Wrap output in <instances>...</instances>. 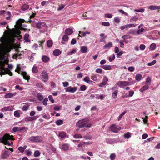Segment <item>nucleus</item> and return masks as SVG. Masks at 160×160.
I'll use <instances>...</instances> for the list:
<instances>
[{
	"instance_id": "f257e3e1",
	"label": "nucleus",
	"mask_w": 160,
	"mask_h": 160,
	"mask_svg": "<svg viewBox=\"0 0 160 160\" xmlns=\"http://www.w3.org/2000/svg\"><path fill=\"white\" fill-rule=\"evenodd\" d=\"M14 35L13 32L8 33L5 37H2L0 38V52H2L4 47L10 43H13L14 42Z\"/></svg>"
},
{
	"instance_id": "f03ea898",
	"label": "nucleus",
	"mask_w": 160,
	"mask_h": 160,
	"mask_svg": "<svg viewBox=\"0 0 160 160\" xmlns=\"http://www.w3.org/2000/svg\"><path fill=\"white\" fill-rule=\"evenodd\" d=\"M89 119L87 118H85L79 120L76 123V127H78L79 128H90L91 127V124L88 123Z\"/></svg>"
},
{
	"instance_id": "7ed1b4c3",
	"label": "nucleus",
	"mask_w": 160,
	"mask_h": 160,
	"mask_svg": "<svg viewBox=\"0 0 160 160\" xmlns=\"http://www.w3.org/2000/svg\"><path fill=\"white\" fill-rule=\"evenodd\" d=\"M8 140H13V136H10L8 134H6L2 137L0 138V142L3 143L5 145L8 144V146L11 145V143L8 141Z\"/></svg>"
},
{
	"instance_id": "20e7f679",
	"label": "nucleus",
	"mask_w": 160,
	"mask_h": 160,
	"mask_svg": "<svg viewBox=\"0 0 160 160\" xmlns=\"http://www.w3.org/2000/svg\"><path fill=\"white\" fill-rule=\"evenodd\" d=\"M28 140L32 142H39L42 140V138L41 136H32L28 138Z\"/></svg>"
},
{
	"instance_id": "39448f33",
	"label": "nucleus",
	"mask_w": 160,
	"mask_h": 160,
	"mask_svg": "<svg viewBox=\"0 0 160 160\" xmlns=\"http://www.w3.org/2000/svg\"><path fill=\"white\" fill-rule=\"evenodd\" d=\"M36 27L39 29L45 30L47 28L46 23L43 22L36 23Z\"/></svg>"
},
{
	"instance_id": "423d86ee",
	"label": "nucleus",
	"mask_w": 160,
	"mask_h": 160,
	"mask_svg": "<svg viewBox=\"0 0 160 160\" xmlns=\"http://www.w3.org/2000/svg\"><path fill=\"white\" fill-rule=\"evenodd\" d=\"M1 72L0 74H1V76H2V74H8L11 76H12L13 75L12 73L10 71V70L8 69L5 68L4 67H2L1 68Z\"/></svg>"
},
{
	"instance_id": "0eeeda50",
	"label": "nucleus",
	"mask_w": 160,
	"mask_h": 160,
	"mask_svg": "<svg viewBox=\"0 0 160 160\" xmlns=\"http://www.w3.org/2000/svg\"><path fill=\"white\" fill-rule=\"evenodd\" d=\"M41 79L44 82H46L48 79L47 72L45 71H43L41 73Z\"/></svg>"
},
{
	"instance_id": "6e6552de",
	"label": "nucleus",
	"mask_w": 160,
	"mask_h": 160,
	"mask_svg": "<svg viewBox=\"0 0 160 160\" xmlns=\"http://www.w3.org/2000/svg\"><path fill=\"white\" fill-rule=\"evenodd\" d=\"M77 87H72L71 86L65 88V91L66 92H69L72 93L75 92L77 90Z\"/></svg>"
},
{
	"instance_id": "1a4fd4ad",
	"label": "nucleus",
	"mask_w": 160,
	"mask_h": 160,
	"mask_svg": "<svg viewBox=\"0 0 160 160\" xmlns=\"http://www.w3.org/2000/svg\"><path fill=\"white\" fill-rule=\"evenodd\" d=\"M117 85L119 87H121L122 86H126L129 85V82L128 81H119L118 82Z\"/></svg>"
},
{
	"instance_id": "9d476101",
	"label": "nucleus",
	"mask_w": 160,
	"mask_h": 160,
	"mask_svg": "<svg viewBox=\"0 0 160 160\" xmlns=\"http://www.w3.org/2000/svg\"><path fill=\"white\" fill-rule=\"evenodd\" d=\"M10 153L8 151H5L1 156V158L5 159L7 158L10 155Z\"/></svg>"
},
{
	"instance_id": "9b49d317",
	"label": "nucleus",
	"mask_w": 160,
	"mask_h": 160,
	"mask_svg": "<svg viewBox=\"0 0 160 160\" xmlns=\"http://www.w3.org/2000/svg\"><path fill=\"white\" fill-rule=\"evenodd\" d=\"M108 81V79L107 77L105 76L104 77L102 81L98 85L100 87H102L104 85L107 84Z\"/></svg>"
},
{
	"instance_id": "f8f14e48",
	"label": "nucleus",
	"mask_w": 160,
	"mask_h": 160,
	"mask_svg": "<svg viewBox=\"0 0 160 160\" xmlns=\"http://www.w3.org/2000/svg\"><path fill=\"white\" fill-rule=\"evenodd\" d=\"M111 131L114 133H117L118 131L120 130V129L118 128L116 125L115 124L112 125L110 128Z\"/></svg>"
},
{
	"instance_id": "ddd939ff",
	"label": "nucleus",
	"mask_w": 160,
	"mask_h": 160,
	"mask_svg": "<svg viewBox=\"0 0 160 160\" xmlns=\"http://www.w3.org/2000/svg\"><path fill=\"white\" fill-rule=\"evenodd\" d=\"M106 142L107 143L112 144L117 142L118 141L115 139H110L107 138L106 139Z\"/></svg>"
},
{
	"instance_id": "4468645a",
	"label": "nucleus",
	"mask_w": 160,
	"mask_h": 160,
	"mask_svg": "<svg viewBox=\"0 0 160 160\" xmlns=\"http://www.w3.org/2000/svg\"><path fill=\"white\" fill-rule=\"evenodd\" d=\"M69 39V37L67 35H64L62 39L61 43L62 44H64L67 42Z\"/></svg>"
},
{
	"instance_id": "2eb2a0df",
	"label": "nucleus",
	"mask_w": 160,
	"mask_h": 160,
	"mask_svg": "<svg viewBox=\"0 0 160 160\" xmlns=\"http://www.w3.org/2000/svg\"><path fill=\"white\" fill-rule=\"evenodd\" d=\"M13 109V107L12 106H9L8 107H4L2 108L0 111L1 112H4L7 111H11Z\"/></svg>"
},
{
	"instance_id": "dca6fc26",
	"label": "nucleus",
	"mask_w": 160,
	"mask_h": 160,
	"mask_svg": "<svg viewBox=\"0 0 160 160\" xmlns=\"http://www.w3.org/2000/svg\"><path fill=\"white\" fill-rule=\"evenodd\" d=\"M33 95L36 96L39 101L42 100L44 98L42 95L41 93L38 92L34 93Z\"/></svg>"
},
{
	"instance_id": "f3484780",
	"label": "nucleus",
	"mask_w": 160,
	"mask_h": 160,
	"mask_svg": "<svg viewBox=\"0 0 160 160\" xmlns=\"http://www.w3.org/2000/svg\"><path fill=\"white\" fill-rule=\"evenodd\" d=\"M73 31L71 28H68L66 29L65 31V35H71L73 33Z\"/></svg>"
},
{
	"instance_id": "a211bd4d",
	"label": "nucleus",
	"mask_w": 160,
	"mask_h": 160,
	"mask_svg": "<svg viewBox=\"0 0 160 160\" xmlns=\"http://www.w3.org/2000/svg\"><path fill=\"white\" fill-rule=\"evenodd\" d=\"M148 9L151 10H159L160 9V6H157L151 5L149 6Z\"/></svg>"
},
{
	"instance_id": "6ab92c4d",
	"label": "nucleus",
	"mask_w": 160,
	"mask_h": 160,
	"mask_svg": "<svg viewBox=\"0 0 160 160\" xmlns=\"http://www.w3.org/2000/svg\"><path fill=\"white\" fill-rule=\"evenodd\" d=\"M16 92H14L13 93H8L5 95V98H11L13 96L16 95Z\"/></svg>"
},
{
	"instance_id": "aec40b11",
	"label": "nucleus",
	"mask_w": 160,
	"mask_h": 160,
	"mask_svg": "<svg viewBox=\"0 0 160 160\" xmlns=\"http://www.w3.org/2000/svg\"><path fill=\"white\" fill-rule=\"evenodd\" d=\"M58 136L61 138H65L66 137V133L64 132H59Z\"/></svg>"
},
{
	"instance_id": "412c9836",
	"label": "nucleus",
	"mask_w": 160,
	"mask_h": 160,
	"mask_svg": "<svg viewBox=\"0 0 160 160\" xmlns=\"http://www.w3.org/2000/svg\"><path fill=\"white\" fill-rule=\"evenodd\" d=\"M42 60L43 62H46L49 60L50 58L48 56L43 55L42 57Z\"/></svg>"
},
{
	"instance_id": "4be33fe9",
	"label": "nucleus",
	"mask_w": 160,
	"mask_h": 160,
	"mask_svg": "<svg viewBox=\"0 0 160 160\" xmlns=\"http://www.w3.org/2000/svg\"><path fill=\"white\" fill-rule=\"evenodd\" d=\"M100 67L105 70H110L112 68V66L111 65H102Z\"/></svg>"
},
{
	"instance_id": "5701e85b",
	"label": "nucleus",
	"mask_w": 160,
	"mask_h": 160,
	"mask_svg": "<svg viewBox=\"0 0 160 160\" xmlns=\"http://www.w3.org/2000/svg\"><path fill=\"white\" fill-rule=\"evenodd\" d=\"M88 51V48L86 46H82L81 47L80 51L82 53H85Z\"/></svg>"
},
{
	"instance_id": "b1692460",
	"label": "nucleus",
	"mask_w": 160,
	"mask_h": 160,
	"mask_svg": "<svg viewBox=\"0 0 160 160\" xmlns=\"http://www.w3.org/2000/svg\"><path fill=\"white\" fill-rule=\"evenodd\" d=\"M83 80L84 82H86L87 83H88L89 84H92V81L90 79V78L88 77V76H86L84 78Z\"/></svg>"
},
{
	"instance_id": "393cba45",
	"label": "nucleus",
	"mask_w": 160,
	"mask_h": 160,
	"mask_svg": "<svg viewBox=\"0 0 160 160\" xmlns=\"http://www.w3.org/2000/svg\"><path fill=\"white\" fill-rule=\"evenodd\" d=\"M61 53V51L59 49H55L53 52V54L55 56H58Z\"/></svg>"
},
{
	"instance_id": "a878e982",
	"label": "nucleus",
	"mask_w": 160,
	"mask_h": 160,
	"mask_svg": "<svg viewBox=\"0 0 160 160\" xmlns=\"http://www.w3.org/2000/svg\"><path fill=\"white\" fill-rule=\"evenodd\" d=\"M36 86L37 87V88L39 90H42L43 89L42 84L41 83H38L36 84Z\"/></svg>"
},
{
	"instance_id": "bb28decb",
	"label": "nucleus",
	"mask_w": 160,
	"mask_h": 160,
	"mask_svg": "<svg viewBox=\"0 0 160 160\" xmlns=\"http://www.w3.org/2000/svg\"><path fill=\"white\" fill-rule=\"evenodd\" d=\"M149 85L146 84L143 86L140 89V91L142 92H144L145 90H147L149 88Z\"/></svg>"
},
{
	"instance_id": "cd10ccee",
	"label": "nucleus",
	"mask_w": 160,
	"mask_h": 160,
	"mask_svg": "<svg viewBox=\"0 0 160 160\" xmlns=\"http://www.w3.org/2000/svg\"><path fill=\"white\" fill-rule=\"evenodd\" d=\"M69 148V146L68 144H64L62 145V149L64 151L68 150Z\"/></svg>"
},
{
	"instance_id": "c85d7f7f",
	"label": "nucleus",
	"mask_w": 160,
	"mask_h": 160,
	"mask_svg": "<svg viewBox=\"0 0 160 160\" xmlns=\"http://www.w3.org/2000/svg\"><path fill=\"white\" fill-rule=\"evenodd\" d=\"M112 46V42H109L108 44L105 45L103 46V48L104 49L106 48H110Z\"/></svg>"
},
{
	"instance_id": "c756f323",
	"label": "nucleus",
	"mask_w": 160,
	"mask_h": 160,
	"mask_svg": "<svg viewBox=\"0 0 160 160\" xmlns=\"http://www.w3.org/2000/svg\"><path fill=\"white\" fill-rule=\"evenodd\" d=\"M29 35L28 34H26L24 37V39L26 42H30V40L29 39L28 37Z\"/></svg>"
},
{
	"instance_id": "7c9ffc66",
	"label": "nucleus",
	"mask_w": 160,
	"mask_h": 160,
	"mask_svg": "<svg viewBox=\"0 0 160 160\" xmlns=\"http://www.w3.org/2000/svg\"><path fill=\"white\" fill-rule=\"evenodd\" d=\"M38 71L37 66L34 65L32 68V71L33 73H37Z\"/></svg>"
},
{
	"instance_id": "2f4dec72",
	"label": "nucleus",
	"mask_w": 160,
	"mask_h": 160,
	"mask_svg": "<svg viewBox=\"0 0 160 160\" xmlns=\"http://www.w3.org/2000/svg\"><path fill=\"white\" fill-rule=\"evenodd\" d=\"M142 78V75L140 74H136L135 76V79L136 80L139 81H140Z\"/></svg>"
},
{
	"instance_id": "473e14b6",
	"label": "nucleus",
	"mask_w": 160,
	"mask_h": 160,
	"mask_svg": "<svg viewBox=\"0 0 160 160\" xmlns=\"http://www.w3.org/2000/svg\"><path fill=\"white\" fill-rule=\"evenodd\" d=\"M22 75L23 76V78L24 79L28 80L29 79L30 77L28 76L26 72H22Z\"/></svg>"
},
{
	"instance_id": "72a5a7b5",
	"label": "nucleus",
	"mask_w": 160,
	"mask_h": 160,
	"mask_svg": "<svg viewBox=\"0 0 160 160\" xmlns=\"http://www.w3.org/2000/svg\"><path fill=\"white\" fill-rule=\"evenodd\" d=\"M55 123L57 125L60 126L63 123V120L59 119L55 121Z\"/></svg>"
},
{
	"instance_id": "f704fd0d",
	"label": "nucleus",
	"mask_w": 160,
	"mask_h": 160,
	"mask_svg": "<svg viewBox=\"0 0 160 160\" xmlns=\"http://www.w3.org/2000/svg\"><path fill=\"white\" fill-rule=\"evenodd\" d=\"M81 33H82L81 35L82 36H85L87 34H90V32L87 31L83 32H82L81 31H79V34L78 35L79 37H82L80 35V34Z\"/></svg>"
},
{
	"instance_id": "c9c22d12",
	"label": "nucleus",
	"mask_w": 160,
	"mask_h": 160,
	"mask_svg": "<svg viewBox=\"0 0 160 160\" xmlns=\"http://www.w3.org/2000/svg\"><path fill=\"white\" fill-rule=\"evenodd\" d=\"M52 44H53L51 40H48L47 42V46L48 48H50L52 47Z\"/></svg>"
},
{
	"instance_id": "e433bc0d",
	"label": "nucleus",
	"mask_w": 160,
	"mask_h": 160,
	"mask_svg": "<svg viewBox=\"0 0 160 160\" xmlns=\"http://www.w3.org/2000/svg\"><path fill=\"white\" fill-rule=\"evenodd\" d=\"M29 5L27 4L23 5L22 7V9L23 11H25L28 10L29 8Z\"/></svg>"
},
{
	"instance_id": "4c0bfd02",
	"label": "nucleus",
	"mask_w": 160,
	"mask_h": 160,
	"mask_svg": "<svg viewBox=\"0 0 160 160\" xmlns=\"http://www.w3.org/2000/svg\"><path fill=\"white\" fill-rule=\"evenodd\" d=\"M156 44L155 43H153L151 44L149 47V49L151 51H153L156 48Z\"/></svg>"
},
{
	"instance_id": "58836bf2",
	"label": "nucleus",
	"mask_w": 160,
	"mask_h": 160,
	"mask_svg": "<svg viewBox=\"0 0 160 160\" xmlns=\"http://www.w3.org/2000/svg\"><path fill=\"white\" fill-rule=\"evenodd\" d=\"M118 90H115L112 93V97L114 99L116 98L118 95Z\"/></svg>"
},
{
	"instance_id": "ea45409f",
	"label": "nucleus",
	"mask_w": 160,
	"mask_h": 160,
	"mask_svg": "<svg viewBox=\"0 0 160 160\" xmlns=\"http://www.w3.org/2000/svg\"><path fill=\"white\" fill-rule=\"evenodd\" d=\"M33 118L32 117H28L25 118H24V120L26 122L32 121H33Z\"/></svg>"
},
{
	"instance_id": "a19ab883",
	"label": "nucleus",
	"mask_w": 160,
	"mask_h": 160,
	"mask_svg": "<svg viewBox=\"0 0 160 160\" xmlns=\"http://www.w3.org/2000/svg\"><path fill=\"white\" fill-rule=\"evenodd\" d=\"M29 106L28 105H24L22 106V109L23 111H26L29 108Z\"/></svg>"
},
{
	"instance_id": "79ce46f5",
	"label": "nucleus",
	"mask_w": 160,
	"mask_h": 160,
	"mask_svg": "<svg viewBox=\"0 0 160 160\" xmlns=\"http://www.w3.org/2000/svg\"><path fill=\"white\" fill-rule=\"evenodd\" d=\"M131 137V133L128 132L124 135V137L125 138H128Z\"/></svg>"
},
{
	"instance_id": "37998d69",
	"label": "nucleus",
	"mask_w": 160,
	"mask_h": 160,
	"mask_svg": "<svg viewBox=\"0 0 160 160\" xmlns=\"http://www.w3.org/2000/svg\"><path fill=\"white\" fill-rule=\"evenodd\" d=\"M86 89L87 87L85 85H82L80 87V89L79 90L82 91H84Z\"/></svg>"
},
{
	"instance_id": "c03bdc74",
	"label": "nucleus",
	"mask_w": 160,
	"mask_h": 160,
	"mask_svg": "<svg viewBox=\"0 0 160 160\" xmlns=\"http://www.w3.org/2000/svg\"><path fill=\"white\" fill-rule=\"evenodd\" d=\"M127 111H125L123 112L118 117V120L121 119L122 116L127 112Z\"/></svg>"
},
{
	"instance_id": "a18cd8bd",
	"label": "nucleus",
	"mask_w": 160,
	"mask_h": 160,
	"mask_svg": "<svg viewBox=\"0 0 160 160\" xmlns=\"http://www.w3.org/2000/svg\"><path fill=\"white\" fill-rule=\"evenodd\" d=\"M76 49H73L72 51L67 53L68 55H71L74 53L76 52Z\"/></svg>"
},
{
	"instance_id": "49530a36",
	"label": "nucleus",
	"mask_w": 160,
	"mask_h": 160,
	"mask_svg": "<svg viewBox=\"0 0 160 160\" xmlns=\"http://www.w3.org/2000/svg\"><path fill=\"white\" fill-rule=\"evenodd\" d=\"M35 53H32L30 57H28L29 59L31 61H33L34 59V56L35 55Z\"/></svg>"
},
{
	"instance_id": "de8ad7c7",
	"label": "nucleus",
	"mask_w": 160,
	"mask_h": 160,
	"mask_svg": "<svg viewBox=\"0 0 160 160\" xmlns=\"http://www.w3.org/2000/svg\"><path fill=\"white\" fill-rule=\"evenodd\" d=\"M151 82V78L150 77H148L146 78V81L145 83L147 84L148 83L150 84ZM149 85L150 84H149Z\"/></svg>"
},
{
	"instance_id": "09e8293b",
	"label": "nucleus",
	"mask_w": 160,
	"mask_h": 160,
	"mask_svg": "<svg viewBox=\"0 0 160 160\" xmlns=\"http://www.w3.org/2000/svg\"><path fill=\"white\" fill-rule=\"evenodd\" d=\"M145 11V10L144 8H141L139 9H135L134 10V11L135 12H144Z\"/></svg>"
},
{
	"instance_id": "8fccbe9b",
	"label": "nucleus",
	"mask_w": 160,
	"mask_h": 160,
	"mask_svg": "<svg viewBox=\"0 0 160 160\" xmlns=\"http://www.w3.org/2000/svg\"><path fill=\"white\" fill-rule=\"evenodd\" d=\"M40 155V152L38 150L35 151L34 153V155L35 157H38Z\"/></svg>"
},
{
	"instance_id": "3c124183",
	"label": "nucleus",
	"mask_w": 160,
	"mask_h": 160,
	"mask_svg": "<svg viewBox=\"0 0 160 160\" xmlns=\"http://www.w3.org/2000/svg\"><path fill=\"white\" fill-rule=\"evenodd\" d=\"M48 101V99L47 98H45L42 101L43 104L45 105L46 106L47 105V102Z\"/></svg>"
},
{
	"instance_id": "603ef678",
	"label": "nucleus",
	"mask_w": 160,
	"mask_h": 160,
	"mask_svg": "<svg viewBox=\"0 0 160 160\" xmlns=\"http://www.w3.org/2000/svg\"><path fill=\"white\" fill-rule=\"evenodd\" d=\"M144 31V28H142L141 29H138L137 32V33L138 35L141 34L142 32Z\"/></svg>"
},
{
	"instance_id": "864d4df0",
	"label": "nucleus",
	"mask_w": 160,
	"mask_h": 160,
	"mask_svg": "<svg viewBox=\"0 0 160 160\" xmlns=\"http://www.w3.org/2000/svg\"><path fill=\"white\" fill-rule=\"evenodd\" d=\"M116 157V155L115 153L111 154L110 155V158L111 160H114Z\"/></svg>"
},
{
	"instance_id": "5fc2aeb1",
	"label": "nucleus",
	"mask_w": 160,
	"mask_h": 160,
	"mask_svg": "<svg viewBox=\"0 0 160 160\" xmlns=\"http://www.w3.org/2000/svg\"><path fill=\"white\" fill-rule=\"evenodd\" d=\"M138 19V17L135 16L132 17V18L130 19L131 22H133V21H136Z\"/></svg>"
},
{
	"instance_id": "6e6d98bb",
	"label": "nucleus",
	"mask_w": 160,
	"mask_h": 160,
	"mask_svg": "<svg viewBox=\"0 0 160 160\" xmlns=\"http://www.w3.org/2000/svg\"><path fill=\"white\" fill-rule=\"evenodd\" d=\"M65 5L63 4H61L60 6H59L58 8V11H60L62 10L63 8L65 7Z\"/></svg>"
},
{
	"instance_id": "4d7b16f0",
	"label": "nucleus",
	"mask_w": 160,
	"mask_h": 160,
	"mask_svg": "<svg viewBox=\"0 0 160 160\" xmlns=\"http://www.w3.org/2000/svg\"><path fill=\"white\" fill-rule=\"evenodd\" d=\"M102 24L105 26H110V23L108 22H102Z\"/></svg>"
},
{
	"instance_id": "13d9d810",
	"label": "nucleus",
	"mask_w": 160,
	"mask_h": 160,
	"mask_svg": "<svg viewBox=\"0 0 160 160\" xmlns=\"http://www.w3.org/2000/svg\"><path fill=\"white\" fill-rule=\"evenodd\" d=\"M73 137L76 138H82V135L79 134H75L74 135Z\"/></svg>"
},
{
	"instance_id": "bf43d9fd",
	"label": "nucleus",
	"mask_w": 160,
	"mask_h": 160,
	"mask_svg": "<svg viewBox=\"0 0 160 160\" xmlns=\"http://www.w3.org/2000/svg\"><path fill=\"white\" fill-rule=\"evenodd\" d=\"M156 62L155 60H153L151 62L148 63V65L149 66H152Z\"/></svg>"
},
{
	"instance_id": "052dcab7",
	"label": "nucleus",
	"mask_w": 160,
	"mask_h": 160,
	"mask_svg": "<svg viewBox=\"0 0 160 160\" xmlns=\"http://www.w3.org/2000/svg\"><path fill=\"white\" fill-rule=\"evenodd\" d=\"M137 24H127L128 27H135L136 26H137Z\"/></svg>"
},
{
	"instance_id": "680f3d73",
	"label": "nucleus",
	"mask_w": 160,
	"mask_h": 160,
	"mask_svg": "<svg viewBox=\"0 0 160 160\" xmlns=\"http://www.w3.org/2000/svg\"><path fill=\"white\" fill-rule=\"evenodd\" d=\"M105 18H112V15L111 14L106 13L105 14Z\"/></svg>"
},
{
	"instance_id": "e2e57ef3",
	"label": "nucleus",
	"mask_w": 160,
	"mask_h": 160,
	"mask_svg": "<svg viewBox=\"0 0 160 160\" xmlns=\"http://www.w3.org/2000/svg\"><path fill=\"white\" fill-rule=\"evenodd\" d=\"M48 98L49 99V100L52 103H53L54 102V100L53 99L52 97V95H49L48 96Z\"/></svg>"
},
{
	"instance_id": "0e129e2a",
	"label": "nucleus",
	"mask_w": 160,
	"mask_h": 160,
	"mask_svg": "<svg viewBox=\"0 0 160 160\" xmlns=\"http://www.w3.org/2000/svg\"><path fill=\"white\" fill-rule=\"evenodd\" d=\"M14 116L16 117H19L20 116L19 113L17 111H14Z\"/></svg>"
},
{
	"instance_id": "69168bd1",
	"label": "nucleus",
	"mask_w": 160,
	"mask_h": 160,
	"mask_svg": "<svg viewBox=\"0 0 160 160\" xmlns=\"http://www.w3.org/2000/svg\"><path fill=\"white\" fill-rule=\"evenodd\" d=\"M145 46L144 44H141L139 46L140 49L141 50H143L145 48Z\"/></svg>"
},
{
	"instance_id": "338daca9",
	"label": "nucleus",
	"mask_w": 160,
	"mask_h": 160,
	"mask_svg": "<svg viewBox=\"0 0 160 160\" xmlns=\"http://www.w3.org/2000/svg\"><path fill=\"white\" fill-rule=\"evenodd\" d=\"M134 67L133 66H130L128 68V70L130 72H132L134 70Z\"/></svg>"
},
{
	"instance_id": "774afa93",
	"label": "nucleus",
	"mask_w": 160,
	"mask_h": 160,
	"mask_svg": "<svg viewBox=\"0 0 160 160\" xmlns=\"http://www.w3.org/2000/svg\"><path fill=\"white\" fill-rule=\"evenodd\" d=\"M25 152H26V155H27L28 156H30L32 153V152L30 151H29V150H26Z\"/></svg>"
}]
</instances>
